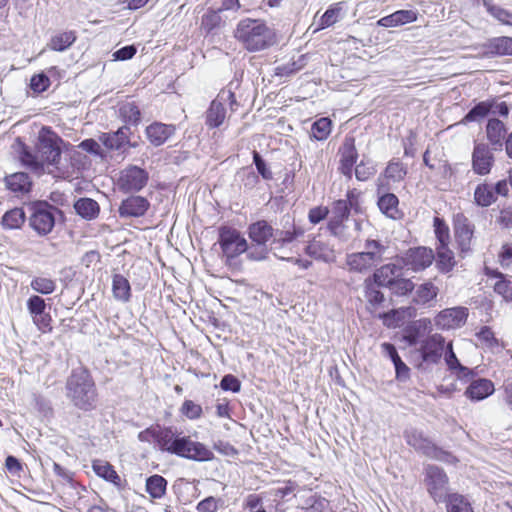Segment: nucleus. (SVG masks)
Wrapping results in <instances>:
<instances>
[{"label":"nucleus","instance_id":"f257e3e1","mask_svg":"<svg viewBox=\"0 0 512 512\" xmlns=\"http://www.w3.org/2000/svg\"><path fill=\"white\" fill-rule=\"evenodd\" d=\"M66 397L79 410L92 411L97 406V389L95 382L85 368L72 370L65 384Z\"/></svg>","mask_w":512,"mask_h":512},{"label":"nucleus","instance_id":"f03ea898","mask_svg":"<svg viewBox=\"0 0 512 512\" xmlns=\"http://www.w3.org/2000/svg\"><path fill=\"white\" fill-rule=\"evenodd\" d=\"M234 36L249 52L265 50L275 43V33L259 19H242Z\"/></svg>","mask_w":512,"mask_h":512},{"label":"nucleus","instance_id":"7ed1b4c3","mask_svg":"<svg viewBox=\"0 0 512 512\" xmlns=\"http://www.w3.org/2000/svg\"><path fill=\"white\" fill-rule=\"evenodd\" d=\"M162 440L163 452L197 462H207L214 458L213 452L206 445L193 441L189 436L182 435L171 427Z\"/></svg>","mask_w":512,"mask_h":512},{"label":"nucleus","instance_id":"20e7f679","mask_svg":"<svg viewBox=\"0 0 512 512\" xmlns=\"http://www.w3.org/2000/svg\"><path fill=\"white\" fill-rule=\"evenodd\" d=\"M27 207L30 211L29 226L39 236L50 234L57 218L63 217V212L46 200L32 201Z\"/></svg>","mask_w":512,"mask_h":512},{"label":"nucleus","instance_id":"39448f33","mask_svg":"<svg viewBox=\"0 0 512 512\" xmlns=\"http://www.w3.org/2000/svg\"><path fill=\"white\" fill-rule=\"evenodd\" d=\"M386 250L387 246L381 241L367 239L364 251L347 254L346 265L352 272L365 273L383 261Z\"/></svg>","mask_w":512,"mask_h":512},{"label":"nucleus","instance_id":"423d86ee","mask_svg":"<svg viewBox=\"0 0 512 512\" xmlns=\"http://www.w3.org/2000/svg\"><path fill=\"white\" fill-rule=\"evenodd\" d=\"M63 139L49 126H43L38 134L36 145L41 163L57 166L61 159Z\"/></svg>","mask_w":512,"mask_h":512},{"label":"nucleus","instance_id":"0eeeda50","mask_svg":"<svg viewBox=\"0 0 512 512\" xmlns=\"http://www.w3.org/2000/svg\"><path fill=\"white\" fill-rule=\"evenodd\" d=\"M424 484L429 496L436 504L445 503L450 497L449 478L439 466L428 464L424 467Z\"/></svg>","mask_w":512,"mask_h":512},{"label":"nucleus","instance_id":"6e6552de","mask_svg":"<svg viewBox=\"0 0 512 512\" xmlns=\"http://www.w3.org/2000/svg\"><path fill=\"white\" fill-rule=\"evenodd\" d=\"M218 243L223 254L229 258H235L248 250V242L240 231L229 226H221L218 230Z\"/></svg>","mask_w":512,"mask_h":512},{"label":"nucleus","instance_id":"1a4fd4ad","mask_svg":"<svg viewBox=\"0 0 512 512\" xmlns=\"http://www.w3.org/2000/svg\"><path fill=\"white\" fill-rule=\"evenodd\" d=\"M149 181V173L146 169L137 165H128L118 178V188L123 193H138Z\"/></svg>","mask_w":512,"mask_h":512},{"label":"nucleus","instance_id":"9d476101","mask_svg":"<svg viewBox=\"0 0 512 512\" xmlns=\"http://www.w3.org/2000/svg\"><path fill=\"white\" fill-rule=\"evenodd\" d=\"M351 211L355 214L362 213L360 193L356 189L348 190L345 199H338L332 203L328 221H346Z\"/></svg>","mask_w":512,"mask_h":512},{"label":"nucleus","instance_id":"9b49d317","mask_svg":"<svg viewBox=\"0 0 512 512\" xmlns=\"http://www.w3.org/2000/svg\"><path fill=\"white\" fill-rule=\"evenodd\" d=\"M274 231L271 242L274 249H280L291 244L305 233L304 228L295 224L294 220L288 215L281 221V228H274Z\"/></svg>","mask_w":512,"mask_h":512},{"label":"nucleus","instance_id":"f8f14e48","mask_svg":"<svg viewBox=\"0 0 512 512\" xmlns=\"http://www.w3.org/2000/svg\"><path fill=\"white\" fill-rule=\"evenodd\" d=\"M434 259L433 250L422 246L410 248L401 256L402 264L415 272L429 267Z\"/></svg>","mask_w":512,"mask_h":512},{"label":"nucleus","instance_id":"ddd939ff","mask_svg":"<svg viewBox=\"0 0 512 512\" xmlns=\"http://www.w3.org/2000/svg\"><path fill=\"white\" fill-rule=\"evenodd\" d=\"M150 206V201L146 197L133 194L121 201L118 215L121 219L140 218L146 215Z\"/></svg>","mask_w":512,"mask_h":512},{"label":"nucleus","instance_id":"4468645a","mask_svg":"<svg viewBox=\"0 0 512 512\" xmlns=\"http://www.w3.org/2000/svg\"><path fill=\"white\" fill-rule=\"evenodd\" d=\"M445 348V338L438 333L428 336L421 342L419 352L423 362L438 364Z\"/></svg>","mask_w":512,"mask_h":512},{"label":"nucleus","instance_id":"2eb2a0df","mask_svg":"<svg viewBox=\"0 0 512 512\" xmlns=\"http://www.w3.org/2000/svg\"><path fill=\"white\" fill-rule=\"evenodd\" d=\"M468 317L466 307H453L440 311L435 317V325L441 330L456 329L463 326Z\"/></svg>","mask_w":512,"mask_h":512},{"label":"nucleus","instance_id":"dca6fc26","mask_svg":"<svg viewBox=\"0 0 512 512\" xmlns=\"http://www.w3.org/2000/svg\"><path fill=\"white\" fill-rule=\"evenodd\" d=\"M489 144L475 143L472 153V169L477 175H487L490 173L494 164V155Z\"/></svg>","mask_w":512,"mask_h":512},{"label":"nucleus","instance_id":"f3484780","mask_svg":"<svg viewBox=\"0 0 512 512\" xmlns=\"http://www.w3.org/2000/svg\"><path fill=\"white\" fill-rule=\"evenodd\" d=\"M453 229L461 252L469 251L474 234V225L463 213L459 212L453 216Z\"/></svg>","mask_w":512,"mask_h":512},{"label":"nucleus","instance_id":"a211bd4d","mask_svg":"<svg viewBox=\"0 0 512 512\" xmlns=\"http://www.w3.org/2000/svg\"><path fill=\"white\" fill-rule=\"evenodd\" d=\"M340 155V172L351 178L353 175V169L358 159V152L355 146V138L353 136H346L344 141L339 148Z\"/></svg>","mask_w":512,"mask_h":512},{"label":"nucleus","instance_id":"6ab92c4d","mask_svg":"<svg viewBox=\"0 0 512 512\" xmlns=\"http://www.w3.org/2000/svg\"><path fill=\"white\" fill-rule=\"evenodd\" d=\"M5 188L16 196L29 194L33 187V181L26 172H15L3 178Z\"/></svg>","mask_w":512,"mask_h":512},{"label":"nucleus","instance_id":"aec40b11","mask_svg":"<svg viewBox=\"0 0 512 512\" xmlns=\"http://www.w3.org/2000/svg\"><path fill=\"white\" fill-rule=\"evenodd\" d=\"M406 443L412 447L417 453L429 457L435 443L424 433L416 428H409L404 431Z\"/></svg>","mask_w":512,"mask_h":512},{"label":"nucleus","instance_id":"412c9836","mask_svg":"<svg viewBox=\"0 0 512 512\" xmlns=\"http://www.w3.org/2000/svg\"><path fill=\"white\" fill-rule=\"evenodd\" d=\"M274 227L266 220H258L249 224L247 234L252 243L258 246H267L273 240Z\"/></svg>","mask_w":512,"mask_h":512},{"label":"nucleus","instance_id":"4be33fe9","mask_svg":"<svg viewBox=\"0 0 512 512\" xmlns=\"http://www.w3.org/2000/svg\"><path fill=\"white\" fill-rule=\"evenodd\" d=\"M176 127L173 124H164L154 122L145 129V134L149 142L155 146L163 145L171 136L175 134Z\"/></svg>","mask_w":512,"mask_h":512},{"label":"nucleus","instance_id":"5701e85b","mask_svg":"<svg viewBox=\"0 0 512 512\" xmlns=\"http://www.w3.org/2000/svg\"><path fill=\"white\" fill-rule=\"evenodd\" d=\"M507 128L505 124L497 119H489L486 125V136L491 149L501 151L506 140Z\"/></svg>","mask_w":512,"mask_h":512},{"label":"nucleus","instance_id":"b1692460","mask_svg":"<svg viewBox=\"0 0 512 512\" xmlns=\"http://www.w3.org/2000/svg\"><path fill=\"white\" fill-rule=\"evenodd\" d=\"M403 274V265L397 263H387L377 268L372 274L377 286L387 288L399 276Z\"/></svg>","mask_w":512,"mask_h":512},{"label":"nucleus","instance_id":"393cba45","mask_svg":"<svg viewBox=\"0 0 512 512\" xmlns=\"http://www.w3.org/2000/svg\"><path fill=\"white\" fill-rule=\"evenodd\" d=\"M382 353L389 358L395 368V377L398 381L405 382L410 378V368L403 362L394 344L384 342L381 345Z\"/></svg>","mask_w":512,"mask_h":512},{"label":"nucleus","instance_id":"a878e982","mask_svg":"<svg viewBox=\"0 0 512 512\" xmlns=\"http://www.w3.org/2000/svg\"><path fill=\"white\" fill-rule=\"evenodd\" d=\"M495 391L494 383L487 378L473 380L466 388L464 395L471 401H482Z\"/></svg>","mask_w":512,"mask_h":512},{"label":"nucleus","instance_id":"bb28decb","mask_svg":"<svg viewBox=\"0 0 512 512\" xmlns=\"http://www.w3.org/2000/svg\"><path fill=\"white\" fill-rule=\"evenodd\" d=\"M131 129L128 126H122L115 132L103 133L100 141L109 150H121L129 143Z\"/></svg>","mask_w":512,"mask_h":512},{"label":"nucleus","instance_id":"cd10ccee","mask_svg":"<svg viewBox=\"0 0 512 512\" xmlns=\"http://www.w3.org/2000/svg\"><path fill=\"white\" fill-rule=\"evenodd\" d=\"M418 13L414 10H397L377 21V25L385 28L397 27L417 20Z\"/></svg>","mask_w":512,"mask_h":512},{"label":"nucleus","instance_id":"c85d7f7f","mask_svg":"<svg viewBox=\"0 0 512 512\" xmlns=\"http://www.w3.org/2000/svg\"><path fill=\"white\" fill-rule=\"evenodd\" d=\"M92 470L98 477L113 484L117 489L123 488L120 476L109 462L101 459L93 460Z\"/></svg>","mask_w":512,"mask_h":512},{"label":"nucleus","instance_id":"c756f323","mask_svg":"<svg viewBox=\"0 0 512 512\" xmlns=\"http://www.w3.org/2000/svg\"><path fill=\"white\" fill-rule=\"evenodd\" d=\"M16 152L18 153V159L21 164L33 171H39L43 169V163H41L38 154L35 155L31 148L26 145L21 138H17L15 141Z\"/></svg>","mask_w":512,"mask_h":512},{"label":"nucleus","instance_id":"7c9ffc66","mask_svg":"<svg viewBox=\"0 0 512 512\" xmlns=\"http://www.w3.org/2000/svg\"><path fill=\"white\" fill-rule=\"evenodd\" d=\"M305 253L316 260L323 262H331L334 259L332 248L325 242L313 238L309 240L305 249Z\"/></svg>","mask_w":512,"mask_h":512},{"label":"nucleus","instance_id":"2f4dec72","mask_svg":"<svg viewBox=\"0 0 512 512\" xmlns=\"http://www.w3.org/2000/svg\"><path fill=\"white\" fill-rule=\"evenodd\" d=\"M494 105V98L478 102L467 112V114L462 118L459 124L466 125L470 122H479L483 120L492 111Z\"/></svg>","mask_w":512,"mask_h":512},{"label":"nucleus","instance_id":"473e14b6","mask_svg":"<svg viewBox=\"0 0 512 512\" xmlns=\"http://www.w3.org/2000/svg\"><path fill=\"white\" fill-rule=\"evenodd\" d=\"M439 289L431 281L420 284L414 293L413 302L416 305L431 306V302L436 299Z\"/></svg>","mask_w":512,"mask_h":512},{"label":"nucleus","instance_id":"72a5a7b5","mask_svg":"<svg viewBox=\"0 0 512 512\" xmlns=\"http://www.w3.org/2000/svg\"><path fill=\"white\" fill-rule=\"evenodd\" d=\"M226 118L225 107L215 98L205 113V124L208 128L220 127Z\"/></svg>","mask_w":512,"mask_h":512},{"label":"nucleus","instance_id":"f704fd0d","mask_svg":"<svg viewBox=\"0 0 512 512\" xmlns=\"http://www.w3.org/2000/svg\"><path fill=\"white\" fill-rule=\"evenodd\" d=\"M377 205L380 211L391 219H398L400 211L398 208L399 199L393 193H383L378 197Z\"/></svg>","mask_w":512,"mask_h":512},{"label":"nucleus","instance_id":"c9c22d12","mask_svg":"<svg viewBox=\"0 0 512 512\" xmlns=\"http://www.w3.org/2000/svg\"><path fill=\"white\" fill-rule=\"evenodd\" d=\"M26 221V213L23 208L15 207L6 211L1 219V225L4 229H20Z\"/></svg>","mask_w":512,"mask_h":512},{"label":"nucleus","instance_id":"e433bc0d","mask_svg":"<svg viewBox=\"0 0 512 512\" xmlns=\"http://www.w3.org/2000/svg\"><path fill=\"white\" fill-rule=\"evenodd\" d=\"M119 118L124 126H137L141 121V111L135 102H126L119 107Z\"/></svg>","mask_w":512,"mask_h":512},{"label":"nucleus","instance_id":"4c0bfd02","mask_svg":"<svg viewBox=\"0 0 512 512\" xmlns=\"http://www.w3.org/2000/svg\"><path fill=\"white\" fill-rule=\"evenodd\" d=\"M76 213L86 220L95 219L100 212L99 204L91 198H80L74 203Z\"/></svg>","mask_w":512,"mask_h":512},{"label":"nucleus","instance_id":"58836bf2","mask_svg":"<svg viewBox=\"0 0 512 512\" xmlns=\"http://www.w3.org/2000/svg\"><path fill=\"white\" fill-rule=\"evenodd\" d=\"M167 485L168 482L163 476L154 474L146 479L145 488L153 499H161L166 494Z\"/></svg>","mask_w":512,"mask_h":512},{"label":"nucleus","instance_id":"ea45409f","mask_svg":"<svg viewBox=\"0 0 512 512\" xmlns=\"http://www.w3.org/2000/svg\"><path fill=\"white\" fill-rule=\"evenodd\" d=\"M77 37L74 31H64L53 35L48 43V48L63 52L73 45Z\"/></svg>","mask_w":512,"mask_h":512},{"label":"nucleus","instance_id":"a19ab883","mask_svg":"<svg viewBox=\"0 0 512 512\" xmlns=\"http://www.w3.org/2000/svg\"><path fill=\"white\" fill-rule=\"evenodd\" d=\"M112 292L115 299L128 302L131 297L129 281L121 274H114L112 279Z\"/></svg>","mask_w":512,"mask_h":512},{"label":"nucleus","instance_id":"79ce46f5","mask_svg":"<svg viewBox=\"0 0 512 512\" xmlns=\"http://www.w3.org/2000/svg\"><path fill=\"white\" fill-rule=\"evenodd\" d=\"M378 287L372 277L364 280V297L373 308L380 307L385 301L384 294Z\"/></svg>","mask_w":512,"mask_h":512},{"label":"nucleus","instance_id":"37998d69","mask_svg":"<svg viewBox=\"0 0 512 512\" xmlns=\"http://www.w3.org/2000/svg\"><path fill=\"white\" fill-rule=\"evenodd\" d=\"M444 360L449 370L456 371L458 377H467L471 375V370L468 367L463 366L458 360L454 350L452 343H448L446 346V351L444 355Z\"/></svg>","mask_w":512,"mask_h":512},{"label":"nucleus","instance_id":"c03bdc74","mask_svg":"<svg viewBox=\"0 0 512 512\" xmlns=\"http://www.w3.org/2000/svg\"><path fill=\"white\" fill-rule=\"evenodd\" d=\"M445 504L447 512H475L470 500L459 493L450 494Z\"/></svg>","mask_w":512,"mask_h":512},{"label":"nucleus","instance_id":"a18cd8bd","mask_svg":"<svg viewBox=\"0 0 512 512\" xmlns=\"http://www.w3.org/2000/svg\"><path fill=\"white\" fill-rule=\"evenodd\" d=\"M474 200L478 206L488 207L497 200L493 187L486 183L479 184L474 191Z\"/></svg>","mask_w":512,"mask_h":512},{"label":"nucleus","instance_id":"49530a36","mask_svg":"<svg viewBox=\"0 0 512 512\" xmlns=\"http://www.w3.org/2000/svg\"><path fill=\"white\" fill-rule=\"evenodd\" d=\"M436 265L441 272H449L455 265L454 254L448 245L437 246Z\"/></svg>","mask_w":512,"mask_h":512},{"label":"nucleus","instance_id":"de8ad7c7","mask_svg":"<svg viewBox=\"0 0 512 512\" xmlns=\"http://www.w3.org/2000/svg\"><path fill=\"white\" fill-rule=\"evenodd\" d=\"M306 61V55H300L297 59L292 58L289 62L278 65L275 68V74L280 77L290 76L301 70L306 65Z\"/></svg>","mask_w":512,"mask_h":512},{"label":"nucleus","instance_id":"09e8293b","mask_svg":"<svg viewBox=\"0 0 512 512\" xmlns=\"http://www.w3.org/2000/svg\"><path fill=\"white\" fill-rule=\"evenodd\" d=\"M170 430V427H158V428H147L143 431H141L139 434H138V439L141 441V442H150L151 440H153L157 446L159 447V449L161 451L164 450V444H163V440H162V437H164L165 433H168V431Z\"/></svg>","mask_w":512,"mask_h":512},{"label":"nucleus","instance_id":"8fccbe9b","mask_svg":"<svg viewBox=\"0 0 512 512\" xmlns=\"http://www.w3.org/2000/svg\"><path fill=\"white\" fill-rule=\"evenodd\" d=\"M332 128V121L327 117L316 120L311 126L310 136L317 141L326 140Z\"/></svg>","mask_w":512,"mask_h":512},{"label":"nucleus","instance_id":"3c124183","mask_svg":"<svg viewBox=\"0 0 512 512\" xmlns=\"http://www.w3.org/2000/svg\"><path fill=\"white\" fill-rule=\"evenodd\" d=\"M344 4V2H338L328 7L320 19V29L328 28L339 21Z\"/></svg>","mask_w":512,"mask_h":512},{"label":"nucleus","instance_id":"603ef678","mask_svg":"<svg viewBox=\"0 0 512 512\" xmlns=\"http://www.w3.org/2000/svg\"><path fill=\"white\" fill-rule=\"evenodd\" d=\"M483 5L487 12L499 22L506 25L512 24V12L492 3L490 0H484Z\"/></svg>","mask_w":512,"mask_h":512},{"label":"nucleus","instance_id":"864d4df0","mask_svg":"<svg viewBox=\"0 0 512 512\" xmlns=\"http://www.w3.org/2000/svg\"><path fill=\"white\" fill-rule=\"evenodd\" d=\"M238 84L231 81L225 89H222L216 99L224 106L228 104L232 112L237 111L239 103L236 99L233 87L237 88Z\"/></svg>","mask_w":512,"mask_h":512},{"label":"nucleus","instance_id":"5fc2aeb1","mask_svg":"<svg viewBox=\"0 0 512 512\" xmlns=\"http://www.w3.org/2000/svg\"><path fill=\"white\" fill-rule=\"evenodd\" d=\"M406 175H407V168L399 160L390 161L384 171V176L387 179L392 180L393 182L402 181Z\"/></svg>","mask_w":512,"mask_h":512},{"label":"nucleus","instance_id":"6e6d98bb","mask_svg":"<svg viewBox=\"0 0 512 512\" xmlns=\"http://www.w3.org/2000/svg\"><path fill=\"white\" fill-rule=\"evenodd\" d=\"M428 458L450 466H457L459 463V458L455 456L451 451L445 450L436 444Z\"/></svg>","mask_w":512,"mask_h":512},{"label":"nucleus","instance_id":"4d7b16f0","mask_svg":"<svg viewBox=\"0 0 512 512\" xmlns=\"http://www.w3.org/2000/svg\"><path fill=\"white\" fill-rule=\"evenodd\" d=\"M387 288L396 296H406L414 290V283L402 275Z\"/></svg>","mask_w":512,"mask_h":512},{"label":"nucleus","instance_id":"13d9d810","mask_svg":"<svg viewBox=\"0 0 512 512\" xmlns=\"http://www.w3.org/2000/svg\"><path fill=\"white\" fill-rule=\"evenodd\" d=\"M30 287L43 295L52 294L56 289V282L47 277H35L31 280Z\"/></svg>","mask_w":512,"mask_h":512},{"label":"nucleus","instance_id":"bf43d9fd","mask_svg":"<svg viewBox=\"0 0 512 512\" xmlns=\"http://www.w3.org/2000/svg\"><path fill=\"white\" fill-rule=\"evenodd\" d=\"M490 49L493 53L498 55L512 56V38L511 37H498L490 42Z\"/></svg>","mask_w":512,"mask_h":512},{"label":"nucleus","instance_id":"052dcab7","mask_svg":"<svg viewBox=\"0 0 512 512\" xmlns=\"http://www.w3.org/2000/svg\"><path fill=\"white\" fill-rule=\"evenodd\" d=\"M221 23V17L219 15V10H208L206 14L202 16L201 19V29L206 33H211L215 28H217Z\"/></svg>","mask_w":512,"mask_h":512},{"label":"nucleus","instance_id":"680f3d73","mask_svg":"<svg viewBox=\"0 0 512 512\" xmlns=\"http://www.w3.org/2000/svg\"><path fill=\"white\" fill-rule=\"evenodd\" d=\"M353 170L355 171V176L358 181H367L376 173L373 162L364 159H362Z\"/></svg>","mask_w":512,"mask_h":512},{"label":"nucleus","instance_id":"e2e57ef3","mask_svg":"<svg viewBox=\"0 0 512 512\" xmlns=\"http://www.w3.org/2000/svg\"><path fill=\"white\" fill-rule=\"evenodd\" d=\"M434 232L438 241V245H448L450 234L449 227L442 218L435 217L433 220Z\"/></svg>","mask_w":512,"mask_h":512},{"label":"nucleus","instance_id":"0e129e2a","mask_svg":"<svg viewBox=\"0 0 512 512\" xmlns=\"http://www.w3.org/2000/svg\"><path fill=\"white\" fill-rule=\"evenodd\" d=\"M499 280L494 285L496 293L503 296L508 301H512V281L505 278V276L497 272L495 275Z\"/></svg>","mask_w":512,"mask_h":512},{"label":"nucleus","instance_id":"69168bd1","mask_svg":"<svg viewBox=\"0 0 512 512\" xmlns=\"http://www.w3.org/2000/svg\"><path fill=\"white\" fill-rule=\"evenodd\" d=\"M420 322H413L404 330V339L410 346L416 345L422 335L423 327Z\"/></svg>","mask_w":512,"mask_h":512},{"label":"nucleus","instance_id":"338daca9","mask_svg":"<svg viewBox=\"0 0 512 512\" xmlns=\"http://www.w3.org/2000/svg\"><path fill=\"white\" fill-rule=\"evenodd\" d=\"M180 412L190 420H197L202 416V407L192 400H185L180 408Z\"/></svg>","mask_w":512,"mask_h":512},{"label":"nucleus","instance_id":"774afa93","mask_svg":"<svg viewBox=\"0 0 512 512\" xmlns=\"http://www.w3.org/2000/svg\"><path fill=\"white\" fill-rule=\"evenodd\" d=\"M27 310L34 317H38V315L43 314L46 309L45 300L38 296L32 295L27 300Z\"/></svg>","mask_w":512,"mask_h":512}]
</instances>
